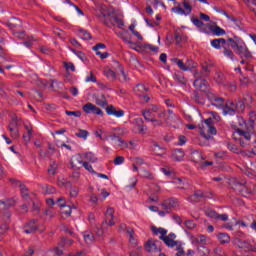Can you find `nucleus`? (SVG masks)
<instances>
[{
  "instance_id": "obj_1",
  "label": "nucleus",
  "mask_w": 256,
  "mask_h": 256,
  "mask_svg": "<svg viewBox=\"0 0 256 256\" xmlns=\"http://www.w3.org/2000/svg\"><path fill=\"white\" fill-rule=\"evenodd\" d=\"M228 41L231 43L230 47L234 49L235 53L239 55L241 59H253V55L249 51V48H247L243 39L235 36L234 38H229Z\"/></svg>"
},
{
  "instance_id": "obj_2",
  "label": "nucleus",
  "mask_w": 256,
  "mask_h": 256,
  "mask_svg": "<svg viewBox=\"0 0 256 256\" xmlns=\"http://www.w3.org/2000/svg\"><path fill=\"white\" fill-rule=\"evenodd\" d=\"M96 105L106 109L107 115H114V117H123L125 115V111L115 108L113 105H109L107 98H105V94H102L100 97H97L95 100Z\"/></svg>"
},
{
  "instance_id": "obj_3",
  "label": "nucleus",
  "mask_w": 256,
  "mask_h": 256,
  "mask_svg": "<svg viewBox=\"0 0 256 256\" xmlns=\"http://www.w3.org/2000/svg\"><path fill=\"white\" fill-rule=\"evenodd\" d=\"M71 165L73 169H81V167H84V169H86V171H89V173H93L94 175L95 173H97V171H94L93 166H91L89 162L83 161V156L81 154H76L75 156H73L71 160Z\"/></svg>"
},
{
  "instance_id": "obj_4",
  "label": "nucleus",
  "mask_w": 256,
  "mask_h": 256,
  "mask_svg": "<svg viewBox=\"0 0 256 256\" xmlns=\"http://www.w3.org/2000/svg\"><path fill=\"white\" fill-rule=\"evenodd\" d=\"M104 25L109 28L118 27V29H123V26L125 25L123 22V15L114 12L110 18L104 20Z\"/></svg>"
},
{
  "instance_id": "obj_5",
  "label": "nucleus",
  "mask_w": 256,
  "mask_h": 256,
  "mask_svg": "<svg viewBox=\"0 0 256 256\" xmlns=\"http://www.w3.org/2000/svg\"><path fill=\"white\" fill-rule=\"evenodd\" d=\"M194 87L198 91H202L203 93H207L209 91V82H207L199 72H195L194 74Z\"/></svg>"
},
{
  "instance_id": "obj_6",
  "label": "nucleus",
  "mask_w": 256,
  "mask_h": 256,
  "mask_svg": "<svg viewBox=\"0 0 256 256\" xmlns=\"http://www.w3.org/2000/svg\"><path fill=\"white\" fill-rule=\"evenodd\" d=\"M160 205L162 209L166 211V213H171L173 209H177V207H179V200L175 198H170L164 200Z\"/></svg>"
},
{
  "instance_id": "obj_7",
  "label": "nucleus",
  "mask_w": 256,
  "mask_h": 256,
  "mask_svg": "<svg viewBox=\"0 0 256 256\" xmlns=\"http://www.w3.org/2000/svg\"><path fill=\"white\" fill-rule=\"evenodd\" d=\"M235 135H238L241 147H245L247 145V142L251 141V133L247 131H243L237 128L234 132V137Z\"/></svg>"
},
{
  "instance_id": "obj_8",
  "label": "nucleus",
  "mask_w": 256,
  "mask_h": 256,
  "mask_svg": "<svg viewBox=\"0 0 256 256\" xmlns=\"http://www.w3.org/2000/svg\"><path fill=\"white\" fill-rule=\"evenodd\" d=\"M115 209L113 207H108L105 212V221L102 223L103 227H113L115 225Z\"/></svg>"
},
{
  "instance_id": "obj_9",
  "label": "nucleus",
  "mask_w": 256,
  "mask_h": 256,
  "mask_svg": "<svg viewBox=\"0 0 256 256\" xmlns=\"http://www.w3.org/2000/svg\"><path fill=\"white\" fill-rule=\"evenodd\" d=\"M82 110L84 113L93 114V115H100V117H103V110H101L99 107L95 106V104L88 102L83 107Z\"/></svg>"
},
{
  "instance_id": "obj_10",
  "label": "nucleus",
  "mask_w": 256,
  "mask_h": 256,
  "mask_svg": "<svg viewBox=\"0 0 256 256\" xmlns=\"http://www.w3.org/2000/svg\"><path fill=\"white\" fill-rule=\"evenodd\" d=\"M224 115H235V113L241 110V107L233 102H227L226 105L222 107Z\"/></svg>"
},
{
  "instance_id": "obj_11",
  "label": "nucleus",
  "mask_w": 256,
  "mask_h": 256,
  "mask_svg": "<svg viewBox=\"0 0 256 256\" xmlns=\"http://www.w3.org/2000/svg\"><path fill=\"white\" fill-rule=\"evenodd\" d=\"M114 13H115V10L113 8L102 6L100 8V14L98 15L99 20L101 21V23L104 24V21H107L111 17V15H113Z\"/></svg>"
},
{
  "instance_id": "obj_12",
  "label": "nucleus",
  "mask_w": 256,
  "mask_h": 256,
  "mask_svg": "<svg viewBox=\"0 0 256 256\" xmlns=\"http://www.w3.org/2000/svg\"><path fill=\"white\" fill-rule=\"evenodd\" d=\"M208 99L214 107H224L225 106V99L223 97H219L213 93H209Z\"/></svg>"
},
{
  "instance_id": "obj_13",
  "label": "nucleus",
  "mask_w": 256,
  "mask_h": 256,
  "mask_svg": "<svg viewBox=\"0 0 256 256\" xmlns=\"http://www.w3.org/2000/svg\"><path fill=\"white\" fill-rule=\"evenodd\" d=\"M6 25L11 31H19V29L23 27V23L21 22V20L15 17L8 20Z\"/></svg>"
},
{
  "instance_id": "obj_14",
  "label": "nucleus",
  "mask_w": 256,
  "mask_h": 256,
  "mask_svg": "<svg viewBox=\"0 0 256 256\" xmlns=\"http://www.w3.org/2000/svg\"><path fill=\"white\" fill-rule=\"evenodd\" d=\"M177 235L175 233H170L168 236H160L159 239L167 245V247L177 246V241H175Z\"/></svg>"
},
{
  "instance_id": "obj_15",
  "label": "nucleus",
  "mask_w": 256,
  "mask_h": 256,
  "mask_svg": "<svg viewBox=\"0 0 256 256\" xmlns=\"http://www.w3.org/2000/svg\"><path fill=\"white\" fill-rule=\"evenodd\" d=\"M39 229V225L37 224V220H31L24 226V233L27 235L31 233H36Z\"/></svg>"
},
{
  "instance_id": "obj_16",
  "label": "nucleus",
  "mask_w": 256,
  "mask_h": 256,
  "mask_svg": "<svg viewBox=\"0 0 256 256\" xmlns=\"http://www.w3.org/2000/svg\"><path fill=\"white\" fill-rule=\"evenodd\" d=\"M127 235L129 237V247H131V249H135V247H137L139 241L137 240V236H135V230H133V228H129L127 230Z\"/></svg>"
},
{
  "instance_id": "obj_17",
  "label": "nucleus",
  "mask_w": 256,
  "mask_h": 256,
  "mask_svg": "<svg viewBox=\"0 0 256 256\" xmlns=\"http://www.w3.org/2000/svg\"><path fill=\"white\" fill-rule=\"evenodd\" d=\"M173 79L178 83V85H181L182 87H185L187 85V78H185V74L183 72L176 70L173 74Z\"/></svg>"
},
{
  "instance_id": "obj_18",
  "label": "nucleus",
  "mask_w": 256,
  "mask_h": 256,
  "mask_svg": "<svg viewBox=\"0 0 256 256\" xmlns=\"http://www.w3.org/2000/svg\"><path fill=\"white\" fill-rule=\"evenodd\" d=\"M205 195H203V192L201 190H196L194 194L188 196L186 199L189 201V203H199L201 199H203Z\"/></svg>"
},
{
  "instance_id": "obj_19",
  "label": "nucleus",
  "mask_w": 256,
  "mask_h": 256,
  "mask_svg": "<svg viewBox=\"0 0 256 256\" xmlns=\"http://www.w3.org/2000/svg\"><path fill=\"white\" fill-rule=\"evenodd\" d=\"M251 103H253V96L249 93H245L242 101H239L237 105L240 106V111H243V109H245V105H251Z\"/></svg>"
},
{
  "instance_id": "obj_20",
  "label": "nucleus",
  "mask_w": 256,
  "mask_h": 256,
  "mask_svg": "<svg viewBox=\"0 0 256 256\" xmlns=\"http://www.w3.org/2000/svg\"><path fill=\"white\" fill-rule=\"evenodd\" d=\"M205 126H203L204 129L209 133L208 135H217V129L213 127V119L208 118L204 120Z\"/></svg>"
},
{
  "instance_id": "obj_21",
  "label": "nucleus",
  "mask_w": 256,
  "mask_h": 256,
  "mask_svg": "<svg viewBox=\"0 0 256 256\" xmlns=\"http://www.w3.org/2000/svg\"><path fill=\"white\" fill-rule=\"evenodd\" d=\"M235 245H237V247H239V249H244V251H252L253 250V246H251V244L248 241L241 240L239 238H237L235 240Z\"/></svg>"
},
{
  "instance_id": "obj_22",
  "label": "nucleus",
  "mask_w": 256,
  "mask_h": 256,
  "mask_svg": "<svg viewBox=\"0 0 256 256\" xmlns=\"http://www.w3.org/2000/svg\"><path fill=\"white\" fill-rule=\"evenodd\" d=\"M241 185H242L241 193L244 196L245 195H251V193L256 192V187H255V184H253V183L248 184L247 186H245V182H242Z\"/></svg>"
},
{
  "instance_id": "obj_23",
  "label": "nucleus",
  "mask_w": 256,
  "mask_h": 256,
  "mask_svg": "<svg viewBox=\"0 0 256 256\" xmlns=\"http://www.w3.org/2000/svg\"><path fill=\"white\" fill-rule=\"evenodd\" d=\"M211 67H213V63L204 62L202 64V71L199 73L200 77H209L211 75Z\"/></svg>"
},
{
  "instance_id": "obj_24",
  "label": "nucleus",
  "mask_w": 256,
  "mask_h": 256,
  "mask_svg": "<svg viewBox=\"0 0 256 256\" xmlns=\"http://www.w3.org/2000/svg\"><path fill=\"white\" fill-rule=\"evenodd\" d=\"M135 95H137V97H143V95L145 93H147V91H149V88L145 87V84H137L134 89H133Z\"/></svg>"
},
{
  "instance_id": "obj_25",
  "label": "nucleus",
  "mask_w": 256,
  "mask_h": 256,
  "mask_svg": "<svg viewBox=\"0 0 256 256\" xmlns=\"http://www.w3.org/2000/svg\"><path fill=\"white\" fill-rule=\"evenodd\" d=\"M174 63H176V65H178L179 69H181V71H191V69H193V67H195L192 64H185L183 63V60H179L177 58L174 59Z\"/></svg>"
},
{
  "instance_id": "obj_26",
  "label": "nucleus",
  "mask_w": 256,
  "mask_h": 256,
  "mask_svg": "<svg viewBox=\"0 0 256 256\" xmlns=\"http://www.w3.org/2000/svg\"><path fill=\"white\" fill-rule=\"evenodd\" d=\"M212 47L214 49H221V47H225L227 45V40L225 38H218L211 41Z\"/></svg>"
},
{
  "instance_id": "obj_27",
  "label": "nucleus",
  "mask_w": 256,
  "mask_h": 256,
  "mask_svg": "<svg viewBox=\"0 0 256 256\" xmlns=\"http://www.w3.org/2000/svg\"><path fill=\"white\" fill-rule=\"evenodd\" d=\"M134 123L141 135L145 134V131H147V128L145 127L143 118H136L134 119Z\"/></svg>"
},
{
  "instance_id": "obj_28",
  "label": "nucleus",
  "mask_w": 256,
  "mask_h": 256,
  "mask_svg": "<svg viewBox=\"0 0 256 256\" xmlns=\"http://www.w3.org/2000/svg\"><path fill=\"white\" fill-rule=\"evenodd\" d=\"M184 157L185 152L183 149H175L172 151V159H174V161H183Z\"/></svg>"
},
{
  "instance_id": "obj_29",
  "label": "nucleus",
  "mask_w": 256,
  "mask_h": 256,
  "mask_svg": "<svg viewBox=\"0 0 256 256\" xmlns=\"http://www.w3.org/2000/svg\"><path fill=\"white\" fill-rule=\"evenodd\" d=\"M24 129L27 131V134L23 135V139L25 143H29L31 141V138L33 137V127L31 125H24Z\"/></svg>"
},
{
  "instance_id": "obj_30",
  "label": "nucleus",
  "mask_w": 256,
  "mask_h": 256,
  "mask_svg": "<svg viewBox=\"0 0 256 256\" xmlns=\"http://www.w3.org/2000/svg\"><path fill=\"white\" fill-rule=\"evenodd\" d=\"M214 81L218 85H225V74H223L222 72H216L214 76Z\"/></svg>"
},
{
  "instance_id": "obj_31",
  "label": "nucleus",
  "mask_w": 256,
  "mask_h": 256,
  "mask_svg": "<svg viewBox=\"0 0 256 256\" xmlns=\"http://www.w3.org/2000/svg\"><path fill=\"white\" fill-rule=\"evenodd\" d=\"M140 177H143V179H148L149 181L155 180L153 173L145 169L140 170Z\"/></svg>"
},
{
  "instance_id": "obj_32",
  "label": "nucleus",
  "mask_w": 256,
  "mask_h": 256,
  "mask_svg": "<svg viewBox=\"0 0 256 256\" xmlns=\"http://www.w3.org/2000/svg\"><path fill=\"white\" fill-rule=\"evenodd\" d=\"M81 156H82V159L84 157V159H86V161H89V163H97V157L92 152L81 154Z\"/></svg>"
},
{
  "instance_id": "obj_33",
  "label": "nucleus",
  "mask_w": 256,
  "mask_h": 256,
  "mask_svg": "<svg viewBox=\"0 0 256 256\" xmlns=\"http://www.w3.org/2000/svg\"><path fill=\"white\" fill-rule=\"evenodd\" d=\"M57 169H59L57 162H52L48 168V175L55 177V175H57Z\"/></svg>"
},
{
  "instance_id": "obj_34",
  "label": "nucleus",
  "mask_w": 256,
  "mask_h": 256,
  "mask_svg": "<svg viewBox=\"0 0 256 256\" xmlns=\"http://www.w3.org/2000/svg\"><path fill=\"white\" fill-rule=\"evenodd\" d=\"M142 115L145 119V121L151 122L155 119V113L152 112L151 110H144L142 112Z\"/></svg>"
},
{
  "instance_id": "obj_35",
  "label": "nucleus",
  "mask_w": 256,
  "mask_h": 256,
  "mask_svg": "<svg viewBox=\"0 0 256 256\" xmlns=\"http://www.w3.org/2000/svg\"><path fill=\"white\" fill-rule=\"evenodd\" d=\"M15 205V200L8 199L6 201H0V209H9Z\"/></svg>"
},
{
  "instance_id": "obj_36",
  "label": "nucleus",
  "mask_w": 256,
  "mask_h": 256,
  "mask_svg": "<svg viewBox=\"0 0 256 256\" xmlns=\"http://www.w3.org/2000/svg\"><path fill=\"white\" fill-rule=\"evenodd\" d=\"M210 31H212L214 35H217V37H221V35H225L226 33L225 30L219 26H211Z\"/></svg>"
},
{
  "instance_id": "obj_37",
  "label": "nucleus",
  "mask_w": 256,
  "mask_h": 256,
  "mask_svg": "<svg viewBox=\"0 0 256 256\" xmlns=\"http://www.w3.org/2000/svg\"><path fill=\"white\" fill-rule=\"evenodd\" d=\"M145 250L148 251V253H151V251H157L156 242L148 240L147 243L145 244Z\"/></svg>"
},
{
  "instance_id": "obj_38",
  "label": "nucleus",
  "mask_w": 256,
  "mask_h": 256,
  "mask_svg": "<svg viewBox=\"0 0 256 256\" xmlns=\"http://www.w3.org/2000/svg\"><path fill=\"white\" fill-rule=\"evenodd\" d=\"M83 237L87 245H91L95 241V236L91 232H84Z\"/></svg>"
},
{
  "instance_id": "obj_39",
  "label": "nucleus",
  "mask_w": 256,
  "mask_h": 256,
  "mask_svg": "<svg viewBox=\"0 0 256 256\" xmlns=\"http://www.w3.org/2000/svg\"><path fill=\"white\" fill-rule=\"evenodd\" d=\"M184 2L182 3L183 7H184V15L187 17V15H191V12L193 11V7L191 6V4L189 3V0H183Z\"/></svg>"
},
{
  "instance_id": "obj_40",
  "label": "nucleus",
  "mask_w": 256,
  "mask_h": 256,
  "mask_svg": "<svg viewBox=\"0 0 256 256\" xmlns=\"http://www.w3.org/2000/svg\"><path fill=\"white\" fill-rule=\"evenodd\" d=\"M218 239L222 245H224L225 243H229L231 241V237H229L227 233L218 234Z\"/></svg>"
},
{
  "instance_id": "obj_41",
  "label": "nucleus",
  "mask_w": 256,
  "mask_h": 256,
  "mask_svg": "<svg viewBox=\"0 0 256 256\" xmlns=\"http://www.w3.org/2000/svg\"><path fill=\"white\" fill-rule=\"evenodd\" d=\"M172 183L176 185L177 189H185V179L175 178Z\"/></svg>"
},
{
  "instance_id": "obj_42",
  "label": "nucleus",
  "mask_w": 256,
  "mask_h": 256,
  "mask_svg": "<svg viewBox=\"0 0 256 256\" xmlns=\"http://www.w3.org/2000/svg\"><path fill=\"white\" fill-rule=\"evenodd\" d=\"M152 232L154 233V235H160V237H165V235H167V230H165V228H157L153 226Z\"/></svg>"
},
{
  "instance_id": "obj_43",
  "label": "nucleus",
  "mask_w": 256,
  "mask_h": 256,
  "mask_svg": "<svg viewBox=\"0 0 256 256\" xmlns=\"http://www.w3.org/2000/svg\"><path fill=\"white\" fill-rule=\"evenodd\" d=\"M19 118L17 117H13L12 120L10 121L9 125H8V129H19Z\"/></svg>"
},
{
  "instance_id": "obj_44",
  "label": "nucleus",
  "mask_w": 256,
  "mask_h": 256,
  "mask_svg": "<svg viewBox=\"0 0 256 256\" xmlns=\"http://www.w3.org/2000/svg\"><path fill=\"white\" fill-rule=\"evenodd\" d=\"M191 22H192L193 25H195V27H197L198 29H203V27H205V23H203V21H201L199 18L192 17V18H191Z\"/></svg>"
},
{
  "instance_id": "obj_45",
  "label": "nucleus",
  "mask_w": 256,
  "mask_h": 256,
  "mask_svg": "<svg viewBox=\"0 0 256 256\" xmlns=\"http://www.w3.org/2000/svg\"><path fill=\"white\" fill-rule=\"evenodd\" d=\"M104 73L110 81H115V79H117V74L111 69L106 70Z\"/></svg>"
},
{
  "instance_id": "obj_46",
  "label": "nucleus",
  "mask_w": 256,
  "mask_h": 256,
  "mask_svg": "<svg viewBox=\"0 0 256 256\" xmlns=\"http://www.w3.org/2000/svg\"><path fill=\"white\" fill-rule=\"evenodd\" d=\"M75 135L79 139H87L89 137V131L80 129Z\"/></svg>"
},
{
  "instance_id": "obj_47",
  "label": "nucleus",
  "mask_w": 256,
  "mask_h": 256,
  "mask_svg": "<svg viewBox=\"0 0 256 256\" xmlns=\"http://www.w3.org/2000/svg\"><path fill=\"white\" fill-rule=\"evenodd\" d=\"M217 214L218 213L215 210H213V209L207 208L205 210V215L207 217H210V219H217Z\"/></svg>"
},
{
  "instance_id": "obj_48",
  "label": "nucleus",
  "mask_w": 256,
  "mask_h": 256,
  "mask_svg": "<svg viewBox=\"0 0 256 256\" xmlns=\"http://www.w3.org/2000/svg\"><path fill=\"white\" fill-rule=\"evenodd\" d=\"M174 38H175L177 45H181V43H183V41L185 40V36H183V34H181V32H175Z\"/></svg>"
},
{
  "instance_id": "obj_49",
  "label": "nucleus",
  "mask_w": 256,
  "mask_h": 256,
  "mask_svg": "<svg viewBox=\"0 0 256 256\" xmlns=\"http://www.w3.org/2000/svg\"><path fill=\"white\" fill-rule=\"evenodd\" d=\"M172 12L178 15H185V9L181 8V3H177V6L172 8Z\"/></svg>"
},
{
  "instance_id": "obj_50",
  "label": "nucleus",
  "mask_w": 256,
  "mask_h": 256,
  "mask_svg": "<svg viewBox=\"0 0 256 256\" xmlns=\"http://www.w3.org/2000/svg\"><path fill=\"white\" fill-rule=\"evenodd\" d=\"M222 14L225 15V17H227V19H229V21H232V23H234V25H236V27H239V20H237V18L227 14L225 12V10H221Z\"/></svg>"
},
{
  "instance_id": "obj_51",
  "label": "nucleus",
  "mask_w": 256,
  "mask_h": 256,
  "mask_svg": "<svg viewBox=\"0 0 256 256\" xmlns=\"http://www.w3.org/2000/svg\"><path fill=\"white\" fill-rule=\"evenodd\" d=\"M209 253H211V251L209 250V248H207L205 246H200L198 248V254L200 256H207V255H209Z\"/></svg>"
},
{
  "instance_id": "obj_52",
  "label": "nucleus",
  "mask_w": 256,
  "mask_h": 256,
  "mask_svg": "<svg viewBox=\"0 0 256 256\" xmlns=\"http://www.w3.org/2000/svg\"><path fill=\"white\" fill-rule=\"evenodd\" d=\"M79 37L85 41H89V39H91V34L87 32V30H80Z\"/></svg>"
},
{
  "instance_id": "obj_53",
  "label": "nucleus",
  "mask_w": 256,
  "mask_h": 256,
  "mask_svg": "<svg viewBox=\"0 0 256 256\" xmlns=\"http://www.w3.org/2000/svg\"><path fill=\"white\" fill-rule=\"evenodd\" d=\"M59 245L60 247H71V245H73V240L63 238Z\"/></svg>"
},
{
  "instance_id": "obj_54",
  "label": "nucleus",
  "mask_w": 256,
  "mask_h": 256,
  "mask_svg": "<svg viewBox=\"0 0 256 256\" xmlns=\"http://www.w3.org/2000/svg\"><path fill=\"white\" fill-rule=\"evenodd\" d=\"M223 53H224L225 57H228V59L233 60V57H235V55L233 54V51L225 46H224Z\"/></svg>"
},
{
  "instance_id": "obj_55",
  "label": "nucleus",
  "mask_w": 256,
  "mask_h": 256,
  "mask_svg": "<svg viewBox=\"0 0 256 256\" xmlns=\"http://www.w3.org/2000/svg\"><path fill=\"white\" fill-rule=\"evenodd\" d=\"M85 81L86 83H97V77H95L93 72H90V75L86 77Z\"/></svg>"
},
{
  "instance_id": "obj_56",
  "label": "nucleus",
  "mask_w": 256,
  "mask_h": 256,
  "mask_svg": "<svg viewBox=\"0 0 256 256\" xmlns=\"http://www.w3.org/2000/svg\"><path fill=\"white\" fill-rule=\"evenodd\" d=\"M142 250H143V247L141 246L137 247V249L130 252V256H142L143 255Z\"/></svg>"
},
{
  "instance_id": "obj_57",
  "label": "nucleus",
  "mask_w": 256,
  "mask_h": 256,
  "mask_svg": "<svg viewBox=\"0 0 256 256\" xmlns=\"http://www.w3.org/2000/svg\"><path fill=\"white\" fill-rule=\"evenodd\" d=\"M70 50L72 51V53H75L76 56H77L79 59H81V61H85V54H84L83 52L77 51V50H75V49H73V48H70Z\"/></svg>"
},
{
  "instance_id": "obj_58",
  "label": "nucleus",
  "mask_w": 256,
  "mask_h": 256,
  "mask_svg": "<svg viewBox=\"0 0 256 256\" xmlns=\"http://www.w3.org/2000/svg\"><path fill=\"white\" fill-rule=\"evenodd\" d=\"M64 67L67 71H75V64H73V62H65Z\"/></svg>"
},
{
  "instance_id": "obj_59",
  "label": "nucleus",
  "mask_w": 256,
  "mask_h": 256,
  "mask_svg": "<svg viewBox=\"0 0 256 256\" xmlns=\"http://www.w3.org/2000/svg\"><path fill=\"white\" fill-rule=\"evenodd\" d=\"M20 191L23 199H27L29 197V190L27 189L26 186H21Z\"/></svg>"
},
{
  "instance_id": "obj_60",
  "label": "nucleus",
  "mask_w": 256,
  "mask_h": 256,
  "mask_svg": "<svg viewBox=\"0 0 256 256\" xmlns=\"http://www.w3.org/2000/svg\"><path fill=\"white\" fill-rule=\"evenodd\" d=\"M0 59L3 61H9V56H7V53L3 50V47L0 46Z\"/></svg>"
},
{
  "instance_id": "obj_61",
  "label": "nucleus",
  "mask_w": 256,
  "mask_h": 256,
  "mask_svg": "<svg viewBox=\"0 0 256 256\" xmlns=\"http://www.w3.org/2000/svg\"><path fill=\"white\" fill-rule=\"evenodd\" d=\"M150 123H153V127H162L163 120L154 118Z\"/></svg>"
},
{
  "instance_id": "obj_62",
  "label": "nucleus",
  "mask_w": 256,
  "mask_h": 256,
  "mask_svg": "<svg viewBox=\"0 0 256 256\" xmlns=\"http://www.w3.org/2000/svg\"><path fill=\"white\" fill-rule=\"evenodd\" d=\"M125 163V157L118 156L114 159V165H123Z\"/></svg>"
},
{
  "instance_id": "obj_63",
  "label": "nucleus",
  "mask_w": 256,
  "mask_h": 256,
  "mask_svg": "<svg viewBox=\"0 0 256 256\" xmlns=\"http://www.w3.org/2000/svg\"><path fill=\"white\" fill-rule=\"evenodd\" d=\"M58 207H67V200L64 197H60L57 199Z\"/></svg>"
},
{
  "instance_id": "obj_64",
  "label": "nucleus",
  "mask_w": 256,
  "mask_h": 256,
  "mask_svg": "<svg viewBox=\"0 0 256 256\" xmlns=\"http://www.w3.org/2000/svg\"><path fill=\"white\" fill-rule=\"evenodd\" d=\"M176 250H178V252L176 253V256H185V250H183V247H181V245H176Z\"/></svg>"
}]
</instances>
